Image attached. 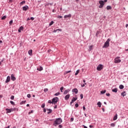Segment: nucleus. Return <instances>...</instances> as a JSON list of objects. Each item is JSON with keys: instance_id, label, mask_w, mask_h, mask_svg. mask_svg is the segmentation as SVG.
I'll list each match as a JSON object with an SVG mask.
<instances>
[{"instance_id": "nucleus-1", "label": "nucleus", "mask_w": 128, "mask_h": 128, "mask_svg": "<svg viewBox=\"0 0 128 128\" xmlns=\"http://www.w3.org/2000/svg\"><path fill=\"white\" fill-rule=\"evenodd\" d=\"M62 122V120L61 118H56L54 122L53 126H58Z\"/></svg>"}, {"instance_id": "nucleus-2", "label": "nucleus", "mask_w": 128, "mask_h": 128, "mask_svg": "<svg viewBox=\"0 0 128 128\" xmlns=\"http://www.w3.org/2000/svg\"><path fill=\"white\" fill-rule=\"evenodd\" d=\"M110 39L108 38L102 46V48H108V46H110Z\"/></svg>"}, {"instance_id": "nucleus-3", "label": "nucleus", "mask_w": 128, "mask_h": 128, "mask_svg": "<svg viewBox=\"0 0 128 128\" xmlns=\"http://www.w3.org/2000/svg\"><path fill=\"white\" fill-rule=\"evenodd\" d=\"M58 97L54 98L52 99V102H53L54 104H58Z\"/></svg>"}, {"instance_id": "nucleus-4", "label": "nucleus", "mask_w": 128, "mask_h": 128, "mask_svg": "<svg viewBox=\"0 0 128 128\" xmlns=\"http://www.w3.org/2000/svg\"><path fill=\"white\" fill-rule=\"evenodd\" d=\"M99 4H100L98 6L99 8H104V0H100Z\"/></svg>"}, {"instance_id": "nucleus-5", "label": "nucleus", "mask_w": 128, "mask_h": 128, "mask_svg": "<svg viewBox=\"0 0 128 128\" xmlns=\"http://www.w3.org/2000/svg\"><path fill=\"white\" fill-rule=\"evenodd\" d=\"M119 58H120V56H117L114 58V62L115 64H118L122 62V60H120Z\"/></svg>"}, {"instance_id": "nucleus-6", "label": "nucleus", "mask_w": 128, "mask_h": 128, "mask_svg": "<svg viewBox=\"0 0 128 128\" xmlns=\"http://www.w3.org/2000/svg\"><path fill=\"white\" fill-rule=\"evenodd\" d=\"M103 68H104V66L102 64H100L96 68L97 70H98V71L102 70Z\"/></svg>"}, {"instance_id": "nucleus-7", "label": "nucleus", "mask_w": 128, "mask_h": 128, "mask_svg": "<svg viewBox=\"0 0 128 128\" xmlns=\"http://www.w3.org/2000/svg\"><path fill=\"white\" fill-rule=\"evenodd\" d=\"M6 114H10L12 112H14V109L12 108L8 109L7 108L6 109Z\"/></svg>"}, {"instance_id": "nucleus-8", "label": "nucleus", "mask_w": 128, "mask_h": 128, "mask_svg": "<svg viewBox=\"0 0 128 128\" xmlns=\"http://www.w3.org/2000/svg\"><path fill=\"white\" fill-rule=\"evenodd\" d=\"M76 100H78V98H74V97L72 99V100L70 102V104H74V102H76Z\"/></svg>"}, {"instance_id": "nucleus-9", "label": "nucleus", "mask_w": 128, "mask_h": 128, "mask_svg": "<svg viewBox=\"0 0 128 128\" xmlns=\"http://www.w3.org/2000/svg\"><path fill=\"white\" fill-rule=\"evenodd\" d=\"M11 80H13L14 82V80H16V77H14V74H11Z\"/></svg>"}, {"instance_id": "nucleus-10", "label": "nucleus", "mask_w": 128, "mask_h": 128, "mask_svg": "<svg viewBox=\"0 0 128 128\" xmlns=\"http://www.w3.org/2000/svg\"><path fill=\"white\" fill-rule=\"evenodd\" d=\"M28 10V6L26 5L22 7L23 10Z\"/></svg>"}, {"instance_id": "nucleus-11", "label": "nucleus", "mask_w": 128, "mask_h": 128, "mask_svg": "<svg viewBox=\"0 0 128 128\" xmlns=\"http://www.w3.org/2000/svg\"><path fill=\"white\" fill-rule=\"evenodd\" d=\"M10 76H8L6 81V84H8V82H10Z\"/></svg>"}, {"instance_id": "nucleus-12", "label": "nucleus", "mask_w": 128, "mask_h": 128, "mask_svg": "<svg viewBox=\"0 0 128 128\" xmlns=\"http://www.w3.org/2000/svg\"><path fill=\"white\" fill-rule=\"evenodd\" d=\"M72 92H74L76 94H78V90L77 88H74L73 90H72Z\"/></svg>"}, {"instance_id": "nucleus-13", "label": "nucleus", "mask_w": 128, "mask_h": 128, "mask_svg": "<svg viewBox=\"0 0 128 128\" xmlns=\"http://www.w3.org/2000/svg\"><path fill=\"white\" fill-rule=\"evenodd\" d=\"M70 94L66 95L64 97L66 100H68V98H70Z\"/></svg>"}, {"instance_id": "nucleus-14", "label": "nucleus", "mask_w": 128, "mask_h": 128, "mask_svg": "<svg viewBox=\"0 0 128 128\" xmlns=\"http://www.w3.org/2000/svg\"><path fill=\"white\" fill-rule=\"evenodd\" d=\"M70 92V89H67L64 92V94H66L68 92Z\"/></svg>"}, {"instance_id": "nucleus-15", "label": "nucleus", "mask_w": 128, "mask_h": 128, "mask_svg": "<svg viewBox=\"0 0 128 128\" xmlns=\"http://www.w3.org/2000/svg\"><path fill=\"white\" fill-rule=\"evenodd\" d=\"M47 110L48 111V114H52V110L50 108H47Z\"/></svg>"}, {"instance_id": "nucleus-16", "label": "nucleus", "mask_w": 128, "mask_h": 128, "mask_svg": "<svg viewBox=\"0 0 128 128\" xmlns=\"http://www.w3.org/2000/svg\"><path fill=\"white\" fill-rule=\"evenodd\" d=\"M64 18H72V14H69L68 15H65L64 16Z\"/></svg>"}, {"instance_id": "nucleus-17", "label": "nucleus", "mask_w": 128, "mask_h": 128, "mask_svg": "<svg viewBox=\"0 0 128 128\" xmlns=\"http://www.w3.org/2000/svg\"><path fill=\"white\" fill-rule=\"evenodd\" d=\"M118 120V114H116L113 118V120Z\"/></svg>"}, {"instance_id": "nucleus-18", "label": "nucleus", "mask_w": 128, "mask_h": 128, "mask_svg": "<svg viewBox=\"0 0 128 128\" xmlns=\"http://www.w3.org/2000/svg\"><path fill=\"white\" fill-rule=\"evenodd\" d=\"M126 91L122 92L121 94V95L123 96V98L124 96H126Z\"/></svg>"}, {"instance_id": "nucleus-19", "label": "nucleus", "mask_w": 128, "mask_h": 128, "mask_svg": "<svg viewBox=\"0 0 128 128\" xmlns=\"http://www.w3.org/2000/svg\"><path fill=\"white\" fill-rule=\"evenodd\" d=\"M112 92H118V88H114V89H112Z\"/></svg>"}, {"instance_id": "nucleus-20", "label": "nucleus", "mask_w": 128, "mask_h": 128, "mask_svg": "<svg viewBox=\"0 0 128 128\" xmlns=\"http://www.w3.org/2000/svg\"><path fill=\"white\" fill-rule=\"evenodd\" d=\"M124 85L122 84H120L119 86V88H120V90H124Z\"/></svg>"}, {"instance_id": "nucleus-21", "label": "nucleus", "mask_w": 128, "mask_h": 128, "mask_svg": "<svg viewBox=\"0 0 128 128\" xmlns=\"http://www.w3.org/2000/svg\"><path fill=\"white\" fill-rule=\"evenodd\" d=\"M98 108H102V102H98L97 104Z\"/></svg>"}, {"instance_id": "nucleus-22", "label": "nucleus", "mask_w": 128, "mask_h": 128, "mask_svg": "<svg viewBox=\"0 0 128 128\" xmlns=\"http://www.w3.org/2000/svg\"><path fill=\"white\" fill-rule=\"evenodd\" d=\"M28 52L30 56H32V50H29Z\"/></svg>"}, {"instance_id": "nucleus-23", "label": "nucleus", "mask_w": 128, "mask_h": 128, "mask_svg": "<svg viewBox=\"0 0 128 128\" xmlns=\"http://www.w3.org/2000/svg\"><path fill=\"white\" fill-rule=\"evenodd\" d=\"M43 68L42 66H40V68H37V70H39V72H40L41 70H42Z\"/></svg>"}, {"instance_id": "nucleus-24", "label": "nucleus", "mask_w": 128, "mask_h": 128, "mask_svg": "<svg viewBox=\"0 0 128 128\" xmlns=\"http://www.w3.org/2000/svg\"><path fill=\"white\" fill-rule=\"evenodd\" d=\"M94 47V46H92V45H91V46H89V49H88V50L90 51V50H92V48Z\"/></svg>"}, {"instance_id": "nucleus-25", "label": "nucleus", "mask_w": 128, "mask_h": 128, "mask_svg": "<svg viewBox=\"0 0 128 128\" xmlns=\"http://www.w3.org/2000/svg\"><path fill=\"white\" fill-rule=\"evenodd\" d=\"M60 92H58L56 94H55L54 96H60Z\"/></svg>"}, {"instance_id": "nucleus-26", "label": "nucleus", "mask_w": 128, "mask_h": 128, "mask_svg": "<svg viewBox=\"0 0 128 128\" xmlns=\"http://www.w3.org/2000/svg\"><path fill=\"white\" fill-rule=\"evenodd\" d=\"M70 72H72L71 70H68V71H66V72L64 73V74H70Z\"/></svg>"}, {"instance_id": "nucleus-27", "label": "nucleus", "mask_w": 128, "mask_h": 128, "mask_svg": "<svg viewBox=\"0 0 128 128\" xmlns=\"http://www.w3.org/2000/svg\"><path fill=\"white\" fill-rule=\"evenodd\" d=\"M112 6H106V10H112Z\"/></svg>"}, {"instance_id": "nucleus-28", "label": "nucleus", "mask_w": 128, "mask_h": 128, "mask_svg": "<svg viewBox=\"0 0 128 128\" xmlns=\"http://www.w3.org/2000/svg\"><path fill=\"white\" fill-rule=\"evenodd\" d=\"M106 90H102L100 92V94H106Z\"/></svg>"}, {"instance_id": "nucleus-29", "label": "nucleus", "mask_w": 128, "mask_h": 128, "mask_svg": "<svg viewBox=\"0 0 128 128\" xmlns=\"http://www.w3.org/2000/svg\"><path fill=\"white\" fill-rule=\"evenodd\" d=\"M53 24H54V21H52L50 24H49V26H52Z\"/></svg>"}, {"instance_id": "nucleus-30", "label": "nucleus", "mask_w": 128, "mask_h": 128, "mask_svg": "<svg viewBox=\"0 0 128 128\" xmlns=\"http://www.w3.org/2000/svg\"><path fill=\"white\" fill-rule=\"evenodd\" d=\"M78 72H80V70H78L76 71V72L75 73V76H78Z\"/></svg>"}, {"instance_id": "nucleus-31", "label": "nucleus", "mask_w": 128, "mask_h": 128, "mask_svg": "<svg viewBox=\"0 0 128 128\" xmlns=\"http://www.w3.org/2000/svg\"><path fill=\"white\" fill-rule=\"evenodd\" d=\"M110 126H112V128H114V127L116 126V124H114V123H112V124H110Z\"/></svg>"}, {"instance_id": "nucleus-32", "label": "nucleus", "mask_w": 128, "mask_h": 128, "mask_svg": "<svg viewBox=\"0 0 128 128\" xmlns=\"http://www.w3.org/2000/svg\"><path fill=\"white\" fill-rule=\"evenodd\" d=\"M44 106H46V104H42V105L41 106V107L42 108H44Z\"/></svg>"}, {"instance_id": "nucleus-33", "label": "nucleus", "mask_w": 128, "mask_h": 128, "mask_svg": "<svg viewBox=\"0 0 128 128\" xmlns=\"http://www.w3.org/2000/svg\"><path fill=\"white\" fill-rule=\"evenodd\" d=\"M6 18V16H4L2 18V20H5Z\"/></svg>"}, {"instance_id": "nucleus-34", "label": "nucleus", "mask_w": 128, "mask_h": 128, "mask_svg": "<svg viewBox=\"0 0 128 128\" xmlns=\"http://www.w3.org/2000/svg\"><path fill=\"white\" fill-rule=\"evenodd\" d=\"M60 90L61 92H62V90H64V86H62L60 88Z\"/></svg>"}, {"instance_id": "nucleus-35", "label": "nucleus", "mask_w": 128, "mask_h": 128, "mask_svg": "<svg viewBox=\"0 0 128 128\" xmlns=\"http://www.w3.org/2000/svg\"><path fill=\"white\" fill-rule=\"evenodd\" d=\"M10 103L11 104H12V106H14V101H10Z\"/></svg>"}, {"instance_id": "nucleus-36", "label": "nucleus", "mask_w": 128, "mask_h": 128, "mask_svg": "<svg viewBox=\"0 0 128 128\" xmlns=\"http://www.w3.org/2000/svg\"><path fill=\"white\" fill-rule=\"evenodd\" d=\"M20 4H26V1L23 0Z\"/></svg>"}, {"instance_id": "nucleus-37", "label": "nucleus", "mask_w": 128, "mask_h": 128, "mask_svg": "<svg viewBox=\"0 0 128 128\" xmlns=\"http://www.w3.org/2000/svg\"><path fill=\"white\" fill-rule=\"evenodd\" d=\"M80 96L81 100H82V98H84V94H80Z\"/></svg>"}, {"instance_id": "nucleus-38", "label": "nucleus", "mask_w": 128, "mask_h": 128, "mask_svg": "<svg viewBox=\"0 0 128 128\" xmlns=\"http://www.w3.org/2000/svg\"><path fill=\"white\" fill-rule=\"evenodd\" d=\"M48 88H44V92H48Z\"/></svg>"}, {"instance_id": "nucleus-39", "label": "nucleus", "mask_w": 128, "mask_h": 128, "mask_svg": "<svg viewBox=\"0 0 128 128\" xmlns=\"http://www.w3.org/2000/svg\"><path fill=\"white\" fill-rule=\"evenodd\" d=\"M10 100H14V96H12L11 97H10Z\"/></svg>"}, {"instance_id": "nucleus-40", "label": "nucleus", "mask_w": 128, "mask_h": 128, "mask_svg": "<svg viewBox=\"0 0 128 128\" xmlns=\"http://www.w3.org/2000/svg\"><path fill=\"white\" fill-rule=\"evenodd\" d=\"M48 104H54V102L51 100H48Z\"/></svg>"}, {"instance_id": "nucleus-41", "label": "nucleus", "mask_w": 128, "mask_h": 128, "mask_svg": "<svg viewBox=\"0 0 128 128\" xmlns=\"http://www.w3.org/2000/svg\"><path fill=\"white\" fill-rule=\"evenodd\" d=\"M26 100H23V101H22L21 102H20V104H26Z\"/></svg>"}, {"instance_id": "nucleus-42", "label": "nucleus", "mask_w": 128, "mask_h": 128, "mask_svg": "<svg viewBox=\"0 0 128 128\" xmlns=\"http://www.w3.org/2000/svg\"><path fill=\"white\" fill-rule=\"evenodd\" d=\"M85 84H86V83H85V84H81L82 88H84V86Z\"/></svg>"}, {"instance_id": "nucleus-43", "label": "nucleus", "mask_w": 128, "mask_h": 128, "mask_svg": "<svg viewBox=\"0 0 128 128\" xmlns=\"http://www.w3.org/2000/svg\"><path fill=\"white\" fill-rule=\"evenodd\" d=\"M52 4H54V3H48L47 4V6H52Z\"/></svg>"}, {"instance_id": "nucleus-44", "label": "nucleus", "mask_w": 128, "mask_h": 128, "mask_svg": "<svg viewBox=\"0 0 128 128\" xmlns=\"http://www.w3.org/2000/svg\"><path fill=\"white\" fill-rule=\"evenodd\" d=\"M76 108H78V104L76 103L75 104Z\"/></svg>"}, {"instance_id": "nucleus-45", "label": "nucleus", "mask_w": 128, "mask_h": 128, "mask_svg": "<svg viewBox=\"0 0 128 128\" xmlns=\"http://www.w3.org/2000/svg\"><path fill=\"white\" fill-rule=\"evenodd\" d=\"M34 112V110H32L30 112H29L28 114H32Z\"/></svg>"}, {"instance_id": "nucleus-46", "label": "nucleus", "mask_w": 128, "mask_h": 128, "mask_svg": "<svg viewBox=\"0 0 128 128\" xmlns=\"http://www.w3.org/2000/svg\"><path fill=\"white\" fill-rule=\"evenodd\" d=\"M106 96H110V93H106Z\"/></svg>"}, {"instance_id": "nucleus-47", "label": "nucleus", "mask_w": 128, "mask_h": 128, "mask_svg": "<svg viewBox=\"0 0 128 128\" xmlns=\"http://www.w3.org/2000/svg\"><path fill=\"white\" fill-rule=\"evenodd\" d=\"M27 97H28V98H30V94H28Z\"/></svg>"}, {"instance_id": "nucleus-48", "label": "nucleus", "mask_w": 128, "mask_h": 128, "mask_svg": "<svg viewBox=\"0 0 128 128\" xmlns=\"http://www.w3.org/2000/svg\"><path fill=\"white\" fill-rule=\"evenodd\" d=\"M12 22H13L12 20H10L9 22L10 24H12Z\"/></svg>"}, {"instance_id": "nucleus-49", "label": "nucleus", "mask_w": 128, "mask_h": 128, "mask_svg": "<svg viewBox=\"0 0 128 128\" xmlns=\"http://www.w3.org/2000/svg\"><path fill=\"white\" fill-rule=\"evenodd\" d=\"M62 18V16H58V18Z\"/></svg>"}, {"instance_id": "nucleus-50", "label": "nucleus", "mask_w": 128, "mask_h": 128, "mask_svg": "<svg viewBox=\"0 0 128 128\" xmlns=\"http://www.w3.org/2000/svg\"><path fill=\"white\" fill-rule=\"evenodd\" d=\"M70 122H74V118H70Z\"/></svg>"}, {"instance_id": "nucleus-51", "label": "nucleus", "mask_w": 128, "mask_h": 128, "mask_svg": "<svg viewBox=\"0 0 128 128\" xmlns=\"http://www.w3.org/2000/svg\"><path fill=\"white\" fill-rule=\"evenodd\" d=\"M30 20H34V17H31L30 18Z\"/></svg>"}, {"instance_id": "nucleus-52", "label": "nucleus", "mask_w": 128, "mask_h": 128, "mask_svg": "<svg viewBox=\"0 0 128 128\" xmlns=\"http://www.w3.org/2000/svg\"><path fill=\"white\" fill-rule=\"evenodd\" d=\"M58 128H62V125L60 124V125L58 126Z\"/></svg>"}, {"instance_id": "nucleus-53", "label": "nucleus", "mask_w": 128, "mask_h": 128, "mask_svg": "<svg viewBox=\"0 0 128 128\" xmlns=\"http://www.w3.org/2000/svg\"><path fill=\"white\" fill-rule=\"evenodd\" d=\"M58 30L59 32H62V30L60 28L57 29V31Z\"/></svg>"}, {"instance_id": "nucleus-54", "label": "nucleus", "mask_w": 128, "mask_h": 128, "mask_svg": "<svg viewBox=\"0 0 128 128\" xmlns=\"http://www.w3.org/2000/svg\"><path fill=\"white\" fill-rule=\"evenodd\" d=\"M58 32V30H54L53 32Z\"/></svg>"}, {"instance_id": "nucleus-55", "label": "nucleus", "mask_w": 128, "mask_h": 128, "mask_svg": "<svg viewBox=\"0 0 128 128\" xmlns=\"http://www.w3.org/2000/svg\"><path fill=\"white\" fill-rule=\"evenodd\" d=\"M98 32H97L96 34V36H98Z\"/></svg>"}, {"instance_id": "nucleus-56", "label": "nucleus", "mask_w": 128, "mask_h": 128, "mask_svg": "<svg viewBox=\"0 0 128 128\" xmlns=\"http://www.w3.org/2000/svg\"><path fill=\"white\" fill-rule=\"evenodd\" d=\"M46 112V108H44V112Z\"/></svg>"}, {"instance_id": "nucleus-57", "label": "nucleus", "mask_w": 128, "mask_h": 128, "mask_svg": "<svg viewBox=\"0 0 128 128\" xmlns=\"http://www.w3.org/2000/svg\"><path fill=\"white\" fill-rule=\"evenodd\" d=\"M82 108L83 110H86V107L84 106H83Z\"/></svg>"}, {"instance_id": "nucleus-58", "label": "nucleus", "mask_w": 128, "mask_h": 128, "mask_svg": "<svg viewBox=\"0 0 128 128\" xmlns=\"http://www.w3.org/2000/svg\"><path fill=\"white\" fill-rule=\"evenodd\" d=\"M4 60V58H2V60H0L1 62H3Z\"/></svg>"}, {"instance_id": "nucleus-59", "label": "nucleus", "mask_w": 128, "mask_h": 128, "mask_svg": "<svg viewBox=\"0 0 128 128\" xmlns=\"http://www.w3.org/2000/svg\"><path fill=\"white\" fill-rule=\"evenodd\" d=\"M22 28H24V27L23 26H20V30H22Z\"/></svg>"}, {"instance_id": "nucleus-60", "label": "nucleus", "mask_w": 128, "mask_h": 128, "mask_svg": "<svg viewBox=\"0 0 128 128\" xmlns=\"http://www.w3.org/2000/svg\"><path fill=\"white\" fill-rule=\"evenodd\" d=\"M89 127H90V128H92L94 127V126H92V125H90Z\"/></svg>"}, {"instance_id": "nucleus-61", "label": "nucleus", "mask_w": 128, "mask_h": 128, "mask_svg": "<svg viewBox=\"0 0 128 128\" xmlns=\"http://www.w3.org/2000/svg\"><path fill=\"white\" fill-rule=\"evenodd\" d=\"M83 126H84V128H88V126H86L84 125H83Z\"/></svg>"}, {"instance_id": "nucleus-62", "label": "nucleus", "mask_w": 128, "mask_h": 128, "mask_svg": "<svg viewBox=\"0 0 128 128\" xmlns=\"http://www.w3.org/2000/svg\"><path fill=\"white\" fill-rule=\"evenodd\" d=\"M58 108V106L56 105V106H54V108Z\"/></svg>"}, {"instance_id": "nucleus-63", "label": "nucleus", "mask_w": 128, "mask_h": 128, "mask_svg": "<svg viewBox=\"0 0 128 128\" xmlns=\"http://www.w3.org/2000/svg\"><path fill=\"white\" fill-rule=\"evenodd\" d=\"M83 82H84V84H86V80H83Z\"/></svg>"}, {"instance_id": "nucleus-64", "label": "nucleus", "mask_w": 128, "mask_h": 128, "mask_svg": "<svg viewBox=\"0 0 128 128\" xmlns=\"http://www.w3.org/2000/svg\"><path fill=\"white\" fill-rule=\"evenodd\" d=\"M10 126H8V127H6V128H10Z\"/></svg>"}]
</instances>
